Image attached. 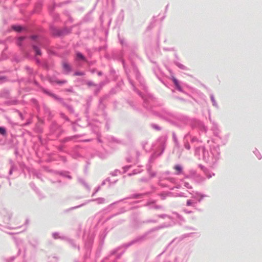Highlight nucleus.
Here are the masks:
<instances>
[{"mask_svg": "<svg viewBox=\"0 0 262 262\" xmlns=\"http://www.w3.org/2000/svg\"><path fill=\"white\" fill-rule=\"evenodd\" d=\"M62 67L65 71L68 72L70 71V67L68 63L66 62H63L62 63Z\"/></svg>", "mask_w": 262, "mask_h": 262, "instance_id": "obj_1", "label": "nucleus"}, {"mask_svg": "<svg viewBox=\"0 0 262 262\" xmlns=\"http://www.w3.org/2000/svg\"><path fill=\"white\" fill-rule=\"evenodd\" d=\"M172 81L173 82V83H174L176 88L180 90L181 87H180V85H179L178 80L174 77H173L172 78Z\"/></svg>", "mask_w": 262, "mask_h": 262, "instance_id": "obj_2", "label": "nucleus"}, {"mask_svg": "<svg viewBox=\"0 0 262 262\" xmlns=\"http://www.w3.org/2000/svg\"><path fill=\"white\" fill-rule=\"evenodd\" d=\"M77 58L79 60H84L85 58L80 53H77L76 54Z\"/></svg>", "mask_w": 262, "mask_h": 262, "instance_id": "obj_3", "label": "nucleus"}, {"mask_svg": "<svg viewBox=\"0 0 262 262\" xmlns=\"http://www.w3.org/2000/svg\"><path fill=\"white\" fill-rule=\"evenodd\" d=\"M33 49L35 50L36 54L39 55H40L41 54V52H40L39 49L37 47H34Z\"/></svg>", "mask_w": 262, "mask_h": 262, "instance_id": "obj_4", "label": "nucleus"}, {"mask_svg": "<svg viewBox=\"0 0 262 262\" xmlns=\"http://www.w3.org/2000/svg\"><path fill=\"white\" fill-rule=\"evenodd\" d=\"M13 28L14 30L18 32L20 31L21 30V27L19 26H13Z\"/></svg>", "mask_w": 262, "mask_h": 262, "instance_id": "obj_5", "label": "nucleus"}, {"mask_svg": "<svg viewBox=\"0 0 262 262\" xmlns=\"http://www.w3.org/2000/svg\"><path fill=\"white\" fill-rule=\"evenodd\" d=\"M0 133L2 135H5L6 134V130L4 128L1 127H0Z\"/></svg>", "mask_w": 262, "mask_h": 262, "instance_id": "obj_6", "label": "nucleus"}, {"mask_svg": "<svg viewBox=\"0 0 262 262\" xmlns=\"http://www.w3.org/2000/svg\"><path fill=\"white\" fill-rule=\"evenodd\" d=\"M55 82L58 84H63V83H65L67 81L66 80H62V81L56 80Z\"/></svg>", "mask_w": 262, "mask_h": 262, "instance_id": "obj_7", "label": "nucleus"}, {"mask_svg": "<svg viewBox=\"0 0 262 262\" xmlns=\"http://www.w3.org/2000/svg\"><path fill=\"white\" fill-rule=\"evenodd\" d=\"M174 169L179 171H181V167L179 165H176L174 166Z\"/></svg>", "mask_w": 262, "mask_h": 262, "instance_id": "obj_8", "label": "nucleus"}, {"mask_svg": "<svg viewBox=\"0 0 262 262\" xmlns=\"http://www.w3.org/2000/svg\"><path fill=\"white\" fill-rule=\"evenodd\" d=\"M75 75H83V73H79V72H77V73H76Z\"/></svg>", "mask_w": 262, "mask_h": 262, "instance_id": "obj_9", "label": "nucleus"}, {"mask_svg": "<svg viewBox=\"0 0 262 262\" xmlns=\"http://www.w3.org/2000/svg\"><path fill=\"white\" fill-rule=\"evenodd\" d=\"M187 204L188 205H189L190 204V201H188Z\"/></svg>", "mask_w": 262, "mask_h": 262, "instance_id": "obj_10", "label": "nucleus"}, {"mask_svg": "<svg viewBox=\"0 0 262 262\" xmlns=\"http://www.w3.org/2000/svg\"><path fill=\"white\" fill-rule=\"evenodd\" d=\"M20 39H23V37H20Z\"/></svg>", "mask_w": 262, "mask_h": 262, "instance_id": "obj_11", "label": "nucleus"}, {"mask_svg": "<svg viewBox=\"0 0 262 262\" xmlns=\"http://www.w3.org/2000/svg\"><path fill=\"white\" fill-rule=\"evenodd\" d=\"M187 149H189V147L187 146Z\"/></svg>", "mask_w": 262, "mask_h": 262, "instance_id": "obj_12", "label": "nucleus"}, {"mask_svg": "<svg viewBox=\"0 0 262 262\" xmlns=\"http://www.w3.org/2000/svg\"><path fill=\"white\" fill-rule=\"evenodd\" d=\"M187 149H189V147L187 146Z\"/></svg>", "mask_w": 262, "mask_h": 262, "instance_id": "obj_13", "label": "nucleus"}]
</instances>
